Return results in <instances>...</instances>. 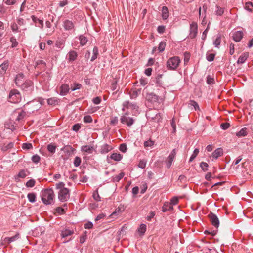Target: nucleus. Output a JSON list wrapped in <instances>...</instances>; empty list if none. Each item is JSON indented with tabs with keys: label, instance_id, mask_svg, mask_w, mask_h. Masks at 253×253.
<instances>
[{
	"label": "nucleus",
	"instance_id": "obj_1",
	"mask_svg": "<svg viewBox=\"0 0 253 253\" xmlns=\"http://www.w3.org/2000/svg\"><path fill=\"white\" fill-rule=\"evenodd\" d=\"M42 200L45 205H51L54 203L55 195L52 189H46L42 191Z\"/></svg>",
	"mask_w": 253,
	"mask_h": 253
},
{
	"label": "nucleus",
	"instance_id": "obj_2",
	"mask_svg": "<svg viewBox=\"0 0 253 253\" xmlns=\"http://www.w3.org/2000/svg\"><path fill=\"white\" fill-rule=\"evenodd\" d=\"M181 63V60L178 56H173L169 58L167 62V68L169 70H175Z\"/></svg>",
	"mask_w": 253,
	"mask_h": 253
},
{
	"label": "nucleus",
	"instance_id": "obj_3",
	"mask_svg": "<svg viewBox=\"0 0 253 253\" xmlns=\"http://www.w3.org/2000/svg\"><path fill=\"white\" fill-rule=\"evenodd\" d=\"M22 99L21 95L20 92L15 89H12L9 94L8 101L11 103H18Z\"/></svg>",
	"mask_w": 253,
	"mask_h": 253
},
{
	"label": "nucleus",
	"instance_id": "obj_4",
	"mask_svg": "<svg viewBox=\"0 0 253 253\" xmlns=\"http://www.w3.org/2000/svg\"><path fill=\"white\" fill-rule=\"evenodd\" d=\"M128 112H126L120 118V122L123 124L126 125L127 126L130 127L133 125L135 120L132 117L128 116Z\"/></svg>",
	"mask_w": 253,
	"mask_h": 253
},
{
	"label": "nucleus",
	"instance_id": "obj_5",
	"mask_svg": "<svg viewBox=\"0 0 253 253\" xmlns=\"http://www.w3.org/2000/svg\"><path fill=\"white\" fill-rule=\"evenodd\" d=\"M58 197L60 201L64 202L70 198V190L68 188H63L59 190Z\"/></svg>",
	"mask_w": 253,
	"mask_h": 253
},
{
	"label": "nucleus",
	"instance_id": "obj_6",
	"mask_svg": "<svg viewBox=\"0 0 253 253\" xmlns=\"http://www.w3.org/2000/svg\"><path fill=\"white\" fill-rule=\"evenodd\" d=\"M21 89L26 92L28 94L31 93L34 88L33 83L31 81L26 80L25 82L20 86Z\"/></svg>",
	"mask_w": 253,
	"mask_h": 253
},
{
	"label": "nucleus",
	"instance_id": "obj_7",
	"mask_svg": "<svg viewBox=\"0 0 253 253\" xmlns=\"http://www.w3.org/2000/svg\"><path fill=\"white\" fill-rule=\"evenodd\" d=\"M177 154V151L176 149H173L170 154L167 158L165 163L167 168L169 169L170 168L172 162L173 161L176 155Z\"/></svg>",
	"mask_w": 253,
	"mask_h": 253
},
{
	"label": "nucleus",
	"instance_id": "obj_8",
	"mask_svg": "<svg viewBox=\"0 0 253 253\" xmlns=\"http://www.w3.org/2000/svg\"><path fill=\"white\" fill-rule=\"evenodd\" d=\"M138 106L135 103H131L128 101H125L123 104L122 110L125 111V109H131L132 111H138Z\"/></svg>",
	"mask_w": 253,
	"mask_h": 253
},
{
	"label": "nucleus",
	"instance_id": "obj_9",
	"mask_svg": "<svg viewBox=\"0 0 253 253\" xmlns=\"http://www.w3.org/2000/svg\"><path fill=\"white\" fill-rule=\"evenodd\" d=\"M145 98L147 101L152 103L157 102L160 100L162 101L163 100L162 98L156 95L153 92L147 93L145 95Z\"/></svg>",
	"mask_w": 253,
	"mask_h": 253
},
{
	"label": "nucleus",
	"instance_id": "obj_10",
	"mask_svg": "<svg viewBox=\"0 0 253 253\" xmlns=\"http://www.w3.org/2000/svg\"><path fill=\"white\" fill-rule=\"evenodd\" d=\"M197 33V24L195 22H192L190 26V33L189 36L191 39H194L196 37Z\"/></svg>",
	"mask_w": 253,
	"mask_h": 253
},
{
	"label": "nucleus",
	"instance_id": "obj_11",
	"mask_svg": "<svg viewBox=\"0 0 253 253\" xmlns=\"http://www.w3.org/2000/svg\"><path fill=\"white\" fill-rule=\"evenodd\" d=\"M208 217L211 224L217 228L219 225V221L217 216L215 214L210 212L208 215Z\"/></svg>",
	"mask_w": 253,
	"mask_h": 253
},
{
	"label": "nucleus",
	"instance_id": "obj_12",
	"mask_svg": "<svg viewBox=\"0 0 253 253\" xmlns=\"http://www.w3.org/2000/svg\"><path fill=\"white\" fill-rule=\"evenodd\" d=\"M123 155H122L120 153H113L110 155L109 157H107V161L109 163H110L109 159H110L115 161L119 162L123 159Z\"/></svg>",
	"mask_w": 253,
	"mask_h": 253
},
{
	"label": "nucleus",
	"instance_id": "obj_13",
	"mask_svg": "<svg viewBox=\"0 0 253 253\" xmlns=\"http://www.w3.org/2000/svg\"><path fill=\"white\" fill-rule=\"evenodd\" d=\"M24 75L22 73L18 74L15 78V83L17 86H20L24 82Z\"/></svg>",
	"mask_w": 253,
	"mask_h": 253
},
{
	"label": "nucleus",
	"instance_id": "obj_14",
	"mask_svg": "<svg viewBox=\"0 0 253 253\" xmlns=\"http://www.w3.org/2000/svg\"><path fill=\"white\" fill-rule=\"evenodd\" d=\"M63 26L66 31H70L74 29V23L69 20H66L64 21Z\"/></svg>",
	"mask_w": 253,
	"mask_h": 253
},
{
	"label": "nucleus",
	"instance_id": "obj_15",
	"mask_svg": "<svg viewBox=\"0 0 253 253\" xmlns=\"http://www.w3.org/2000/svg\"><path fill=\"white\" fill-rule=\"evenodd\" d=\"M9 66V62L8 61H4L2 64H1L0 66V75L3 76Z\"/></svg>",
	"mask_w": 253,
	"mask_h": 253
},
{
	"label": "nucleus",
	"instance_id": "obj_16",
	"mask_svg": "<svg viewBox=\"0 0 253 253\" xmlns=\"http://www.w3.org/2000/svg\"><path fill=\"white\" fill-rule=\"evenodd\" d=\"M223 154V149L221 148H218L213 151L212 153L211 157L215 159H217Z\"/></svg>",
	"mask_w": 253,
	"mask_h": 253
},
{
	"label": "nucleus",
	"instance_id": "obj_17",
	"mask_svg": "<svg viewBox=\"0 0 253 253\" xmlns=\"http://www.w3.org/2000/svg\"><path fill=\"white\" fill-rule=\"evenodd\" d=\"M243 37V33L242 31H236L233 33V40L236 42H240Z\"/></svg>",
	"mask_w": 253,
	"mask_h": 253
},
{
	"label": "nucleus",
	"instance_id": "obj_18",
	"mask_svg": "<svg viewBox=\"0 0 253 253\" xmlns=\"http://www.w3.org/2000/svg\"><path fill=\"white\" fill-rule=\"evenodd\" d=\"M78 54L74 50L70 51L67 54L68 59L70 62L74 61L77 59Z\"/></svg>",
	"mask_w": 253,
	"mask_h": 253
},
{
	"label": "nucleus",
	"instance_id": "obj_19",
	"mask_svg": "<svg viewBox=\"0 0 253 253\" xmlns=\"http://www.w3.org/2000/svg\"><path fill=\"white\" fill-rule=\"evenodd\" d=\"M112 149L113 147L112 146L107 144H105L101 147L100 152L101 154H105L110 151L111 150H112Z\"/></svg>",
	"mask_w": 253,
	"mask_h": 253
},
{
	"label": "nucleus",
	"instance_id": "obj_20",
	"mask_svg": "<svg viewBox=\"0 0 253 253\" xmlns=\"http://www.w3.org/2000/svg\"><path fill=\"white\" fill-rule=\"evenodd\" d=\"M173 210V207L170 202H166L164 204L163 206L162 207V211L164 212H167V211H170Z\"/></svg>",
	"mask_w": 253,
	"mask_h": 253
},
{
	"label": "nucleus",
	"instance_id": "obj_21",
	"mask_svg": "<svg viewBox=\"0 0 253 253\" xmlns=\"http://www.w3.org/2000/svg\"><path fill=\"white\" fill-rule=\"evenodd\" d=\"M248 56L249 53L248 52L243 53L238 58L237 63L238 64L244 63L246 61Z\"/></svg>",
	"mask_w": 253,
	"mask_h": 253
},
{
	"label": "nucleus",
	"instance_id": "obj_22",
	"mask_svg": "<svg viewBox=\"0 0 253 253\" xmlns=\"http://www.w3.org/2000/svg\"><path fill=\"white\" fill-rule=\"evenodd\" d=\"M81 151L88 154H91L94 151V148L91 146L84 145L81 147Z\"/></svg>",
	"mask_w": 253,
	"mask_h": 253
},
{
	"label": "nucleus",
	"instance_id": "obj_23",
	"mask_svg": "<svg viewBox=\"0 0 253 253\" xmlns=\"http://www.w3.org/2000/svg\"><path fill=\"white\" fill-rule=\"evenodd\" d=\"M51 76L48 72H45L40 76V82H47L50 79Z\"/></svg>",
	"mask_w": 253,
	"mask_h": 253
},
{
	"label": "nucleus",
	"instance_id": "obj_24",
	"mask_svg": "<svg viewBox=\"0 0 253 253\" xmlns=\"http://www.w3.org/2000/svg\"><path fill=\"white\" fill-rule=\"evenodd\" d=\"M69 91V86L67 84H63L60 87V94L65 95Z\"/></svg>",
	"mask_w": 253,
	"mask_h": 253
},
{
	"label": "nucleus",
	"instance_id": "obj_25",
	"mask_svg": "<svg viewBox=\"0 0 253 253\" xmlns=\"http://www.w3.org/2000/svg\"><path fill=\"white\" fill-rule=\"evenodd\" d=\"M74 233V232L73 230L65 228L62 231L61 236L63 238H65L73 234Z\"/></svg>",
	"mask_w": 253,
	"mask_h": 253
},
{
	"label": "nucleus",
	"instance_id": "obj_26",
	"mask_svg": "<svg viewBox=\"0 0 253 253\" xmlns=\"http://www.w3.org/2000/svg\"><path fill=\"white\" fill-rule=\"evenodd\" d=\"M169 16V12L167 7L164 6L162 8V17L163 20L168 19Z\"/></svg>",
	"mask_w": 253,
	"mask_h": 253
},
{
	"label": "nucleus",
	"instance_id": "obj_27",
	"mask_svg": "<svg viewBox=\"0 0 253 253\" xmlns=\"http://www.w3.org/2000/svg\"><path fill=\"white\" fill-rule=\"evenodd\" d=\"M215 8L216 9L214 12L215 15L218 16H222L224 13L225 8L223 7H221L217 5H216Z\"/></svg>",
	"mask_w": 253,
	"mask_h": 253
},
{
	"label": "nucleus",
	"instance_id": "obj_28",
	"mask_svg": "<svg viewBox=\"0 0 253 253\" xmlns=\"http://www.w3.org/2000/svg\"><path fill=\"white\" fill-rule=\"evenodd\" d=\"M59 99L56 97H52L47 99V103L49 105H55L59 102Z\"/></svg>",
	"mask_w": 253,
	"mask_h": 253
},
{
	"label": "nucleus",
	"instance_id": "obj_29",
	"mask_svg": "<svg viewBox=\"0 0 253 253\" xmlns=\"http://www.w3.org/2000/svg\"><path fill=\"white\" fill-rule=\"evenodd\" d=\"M248 134L247 128H243L239 132L236 133V136L238 137H244Z\"/></svg>",
	"mask_w": 253,
	"mask_h": 253
},
{
	"label": "nucleus",
	"instance_id": "obj_30",
	"mask_svg": "<svg viewBox=\"0 0 253 253\" xmlns=\"http://www.w3.org/2000/svg\"><path fill=\"white\" fill-rule=\"evenodd\" d=\"M31 18L34 23H38L39 24V26L41 28H43V20L39 19V18H38L37 17H36V16H34V15H32L31 16Z\"/></svg>",
	"mask_w": 253,
	"mask_h": 253
},
{
	"label": "nucleus",
	"instance_id": "obj_31",
	"mask_svg": "<svg viewBox=\"0 0 253 253\" xmlns=\"http://www.w3.org/2000/svg\"><path fill=\"white\" fill-rule=\"evenodd\" d=\"M79 39L80 40V43L81 46H84L85 45L88 41L87 37L84 35H80L79 36Z\"/></svg>",
	"mask_w": 253,
	"mask_h": 253
},
{
	"label": "nucleus",
	"instance_id": "obj_32",
	"mask_svg": "<svg viewBox=\"0 0 253 253\" xmlns=\"http://www.w3.org/2000/svg\"><path fill=\"white\" fill-rule=\"evenodd\" d=\"M11 28L12 31L14 32H21V30L24 31V30H26V28L25 27V28H21V29H20V30H19L18 25H17V24H16L15 23H13L11 24Z\"/></svg>",
	"mask_w": 253,
	"mask_h": 253
},
{
	"label": "nucleus",
	"instance_id": "obj_33",
	"mask_svg": "<svg viewBox=\"0 0 253 253\" xmlns=\"http://www.w3.org/2000/svg\"><path fill=\"white\" fill-rule=\"evenodd\" d=\"M17 238V236H14L11 237H5L3 240V244H5L6 243L9 244L11 242L14 241Z\"/></svg>",
	"mask_w": 253,
	"mask_h": 253
},
{
	"label": "nucleus",
	"instance_id": "obj_34",
	"mask_svg": "<svg viewBox=\"0 0 253 253\" xmlns=\"http://www.w3.org/2000/svg\"><path fill=\"white\" fill-rule=\"evenodd\" d=\"M140 92V90L139 89H134L132 90L130 92V97L131 99H135L137 96L138 93Z\"/></svg>",
	"mask_w": 253,
	"mask_h": 253
},
{
	"label": "nucleus",
	"instance_id": "obj_35",
	"mask_svg": "<svg viewBox=\"0 0 253 253\" xmlns=\"http://www.w3.org/2000/svg\"><path fill=\"white\" fill-rule=\"evenodd\" d=\"M149 115H151L150 117L153 121H154L155 122L159 123L162 120V117L160 115V113H157L155 114V116H153L152 115L150 114L149 113Z\"/></svg>",
	"mask_w": 253,
	"mask_h": 253
},
{
	"label": "nucleus",
	"instance_id": "obj_36",
	"mask_svg": "<svg viewBox=\"0 0 253 253\" xmlns=\"http://www.w3.org/2000/svg\"><path fill=\"white\" fill-rule=\"evenodd\" d=\"M38 103H36V105L38 106L35 108V110L36 111L39 110L41 108V106L44 105V99L41 97L38 98Z\"/></svg>",
	"mask_w": 253,
	"mask_h": 253
},
{
	"label": "nucleus",
	"instance_id": "obj_37",
	"mask_svg": "<svg viewBox=\"0 0 253 253\" xmlns=\"http://www.w3.org/2000/svg\"><path fill=\"white\" fill-rule=\"evenodd\" d=\"M146 231V225L145 224H141L138 229V232L140 235H143Z\"/></svg>",
	"mask_w": 253,
	"mask_h": 253
},
{
	"label": "nucleus",
	"instance_id": "obj_38",
	"mask_svg": "<svg viewBox=\"0 0 253 253\" xmlns=\"http://www.w3.org/2000/svg\"><path fill=\"white\" fill-rule=\"evenodd\" d=\"M47 148L49 152L54 153L55 152L56 146L53 143H50L47 145Z\"/></svg>",
	"mask_w": 253,
	"mask_h": 253
},
{
	"label": "nucleus",
	"instance_id": "obj_39",
	"mask_svg": "<svg viewBox=\"0 0 253 253\" xmlns=\"http://www.w3.org/2000/svg\"><path fill=\"white\" fill-rule=\"evenodd\" d=\"M14 143L13 142H10L8 144H4L2 147L3 151H7L9 149H11L13 147Z\"/></svg>",
	"mask_w": 253,
	"mask_h": 253
},
{
	"label": "nucleus",
	"instance_id": "obj_40",
	"mask_svg": "<svg viewBox=\"0 0 253 253\" xmlns=\"http://www.w3.org/2000/svg\"><path fill=\"white\" fill-rule=\"evenodd\" d=\"M221 36L218 35L215 41L213 42V44L216 47L219 48L221 43Z\"/></svg>",
	"mask_w": 253,
	"mask_h": 253
},
{
	"label": "nucleus",
	"instance_id": "obj_41",
	"mask_svg": "<svg viewBox=\"0 0 253 253\" xmlns=\"http://www.w3.org/2000/svg\"><path fill=\"white\" fill-rule=\"evenodd\" d=\"M125 175V173L123 172L120 173L119 174L115 176L113 178L114 182H119Z\"/></svg>",
	"mask_w": 253,
	"mask_h": 253
},
{
	"label": "nucleus",
	"instance_id": "obj_42",
	"mask_svg": "<svg viewBox=\"0 0 253 253\" xmlns=\"http://www.w3.org/2000/svg\"><path fill=\"white\" fill-rule=\"evenodd\" d=\"M245 8L246 10L252 12L253 11V4L251 2H248L245 3Z\"/></svg>",
	"mask_w": 253,
	"mask_h": 253
},
{
	"label": "nucleus",
	"instance_id": "obj_43",
	"mask_svg": "<svg viewBox=\"0 0 253 253\" xmlns=\"http://www.w3.org/2000/svg\"><path fill=\"white\" fill-rule=\"evenodd\" d=\"M93 56H92V57L91 58V61H94L97 57V55L98 54V48L97 47H94L93 48Z\"/></svg>",
	"mask_w": 253,
	"mask_h": 253
},
{
	"label": "nucleus",
	"instance_id": "obj_44",
	"mask_svg": "<svg viewBox=\"0 0 253 253\" xmlns=\"http://www.w3.org/2000/svg\"><path fill=\"white\" fill-rule=\"evenodd\" d=\"M36 68H38L39 66H41V68H42L43 69H45L46 68V63L43 60H38L36 62Z\"/></svg>",
	"mask_w": 253,
	"mask_h": 253
},
{
	"label": "nucleus",
	"instance_id": "obj_45",
	"mask_svg": "<svg viewBox=\"0 0 253 253\" xmlns=\"http://www.w3.org/2000/svg\"><path fill=\"white\" fill-rule=\"evenodd\" d=\"M27 197L30 202L33 203L35 201L36 194L34 193H30L28 194Z\"/></svg>",
	"mask_w": 253,
	"mask_h": 253
},
{
	"label": "nucleus",
	"instance_id": "obj_46",
	"mask_svg": "<svg viewBox=\"0 0 253 253\" xmlns=\"http://www.w3.org/2000/svg\"><path fill=\"white\" fill-rule=\"evenodd\" d=\"M199 152V149H197V148H196L194 150V152H193V154L191 156V157H190V158L189 159V162H192L197 157V156L198 155Z\"/></svg>",
	"mask_w": 253,
	"mask_h": 253
},
{
	"label": "nucleus",
	"instance_id": "obj_47",
	"mask_svg": "<svg viewBox=\"0 0 253 253\" xmlns=\"http://www.w3.org/2000/svg\"><path fill=\"white\" fill-rule=\"evenodd\" d=\"M10 42L11 43V47H15L18 44V42L17 41L16 39L14 37H12L10 38Z\"/></svg>",
	"mask_w": 253,
	"mask_h": 253
},
{
	"label": "nucleus",
	"instance_id": "obj_48",
	"mask_svg": "<svg viewBox=\"0 0 253 253\" xmlns=\"http://www.w3.org/2000/svg\"><path fill=\"white\" fill-rule=\"evenodd\" d=\"M200 167L204 171H207L208 170V164L206 163L202 162L200 164Z\"/></svg>",
	"mask_w": 253,
	"mask_h": 253
},
{
	"label": "nucleus",
	"instance_id": "obj_49",
	"mask_svg": "<svg viewBox=\"0 0 253 253\" xmlns=\"http://www.w3.org/2000/svg\"><path fill=\"white\" fill-rule=\"evenodd\" d=\"M118 118L116 116L112 117L110 118V124L111 125L115 126L118 124Z\"/></svg>",
	"mask_w": 253,
	"mask_h": 253
},
{
	"label": "nucleus",
	"instance_id": "obj_50",
	"mask_svg": "<svg viewBox=\"0 0 253 253\" xmlns=\"http://www.w3.org/2000/svg\"><path fill=\"white\" fill-rule=\"evenodd\" d=\"M81 163V158L78 156H76L74 160V165L77 167L80 165Z\"/></svg>",
	"mask_w": 253,
	"mask_h": 253
},
{
	"label": "nucleus",
	"instance_id": "obj_51",
	"mask_svg": "<svg viewBox=\"0 0 253 253\" xmlns=\"http://www.w3.org/2000/svg\"><path fill=\"white\" fill-rule=\"evenodd\" d=\"M147 161L145 159L140 160L138 166L141 169H144L146 167Z\"/></svg>",
	"mask_w": 253,
	"mask_h": 253
},
{
	"label": "nucleus",
	"instance_id": "obj_52",
	"mask_svg": "<svg viewBox=\"0 0 253 253\" xmlns=\"http://www.w3.org/2000/svg\"><path fill=\"white\" fill-rule=\"evenodd\" d=\"M166 43L165 42H161L159 44L158 50L160 52H163L165 48Z\"/></svg>",
	"mask_w": 253,
	"mask_h": 253
},
{
	"label": "nucleus",
	"instance_id": "obj_53",
	"mask_svg": "<svg viewBox=\"0 0 253 253\" xmlns=\"http://www.w3.org/2000/svg\"><path fill=\"white\" fill-rule=\"evenodd\" d=\"M22 148L24 150H29L33 148L31 143H24L22 144Z\"/></svg>",
	"mask_w": 253,
	"mask_h": 253
},
{
	"label": "nucleus",
	"instance_id": "obj_54",
	"mask_svg": "<svg viewBox=\"0 0 253 253\" xmlns=\"http://www.w3.org/2000/svg\"><path fill=\"white\" fill-rule=\"evenodd\" d=\"M119 150L123 153H126L127 151V147L125 143H122L119 146Z\"/></svg>",
	"mask_w": 253,
	"mask_h": 253
},
{
	"label": "nucleus",
	"instance_id": "obj_55",
	"mask_svg": "<svg viewBox=\"0 0 253 253\" xmlns=\"http://www.w3.org/2000/svg\"><path fill=\"white\" fill-rule=\"evenodd\" d=\"M35 181L34 179H30L26 182V186L27 187H33L35 186Z\"/></svg>",
	"mask_w": 253,
	"mask_h": 253
},
{
	"label": "nucleus",
	"instance_id": "obj_56",
	"mask_svg": "<svg viewBox=\"0 0 253 253\" xmlns=\"http://www.w3.org/2000/svg\"><path fill=\"white\" fill-rule=\"evenodd\" d=\"M154 144V141H152L151 140H149L148 141H146L144 143V146L145 148L148 147H151Z\"/></svg>",
	"mask_w": 253,
	"mask_h": 253
},
{
	"label": "nucleus",
	"instance_id": "obj_57",
	"mask_svg": "<svg viewBox=\"0 0 253 253\" xmlns=\"http://www.w3.org/2000/svg\"><path fill=\"white\" fill-rule=\"evenodd\" d=\"M55 211L59 214L61 215L65 213V209L62 207H58L56 208Z\"/></svg>",
	"mask_w": 253,
	"mask_h": 253
},
{
	"label": "nucleus",
	"instance_id": "obj_58",
	"mask_svg": "<svg viewBox=\"0 0 253 253\" xmlns=\"http://www.w3.org/2000/svg\"><path fill=\"white\" fill-rule=\"evenodd\" d=\"M84 123H91L92 121L91 117L89 115H86L84 117Z\"/></svg>",
	"mask_w": 253,
	"mask_h": 253
},
{
	"label": "nucleus",
	"instance_id": "obj_59",
	"mask_svg": "<svg viewBox=\"0 0 253 253\" xmlns=\"http://www.w3.org/2000/svg\"><path fill=\"white\" fill-rule=\"evenodd\" d=\"M215 58V54L213 53H211L209 54H207L206 56V59L209 61H212L214 60Z\"/></svg>",
	"mask_w": 253,
	"mask_h": 253
},
{
	"label": "nucleus",
	"instance_id": "obj_60",
	"mask_svg": "<svg viewBox=\"0 0 253 253\" xmlns=\"http://www.w3.org/2000/svg\"><path fill=\"white\" fill-rule=\"evenodd\" d=\"M207 83L208 84H212L214 83V78L211 77L210 76H208L207 78Z\"/></svg>",
	"mask_w": 253,
	"mask_h": 253
},
{
	"label": "nucleus",
	"instance_id": "obj_61",
	"mask_svg": "<svg viewBox=\"0 0 253 253\" xmlns=\"http://www.w3.org/2000/svg\"><path fill=\"white\" fill-rule=\"evenodd\" d=\"M178 202V198L177 197H172L170 203L171 204L172 206L175 205L177 204Z\"/></svg>",
	"mask_w": 253,
	"mask_h": 253
},
{
	"label": "nucleus",
	"instance_id": "obj_62",
	"mask_svg": "<svg viewBox=\"0 0 253 253\" xmlns=\"http://www.w3.org/2000/svg\"><path fill=\"white\" fill-rule=\"evenodd\" d=\"M93 198L96 201H100V197L97 191H96L95 192H94L93 193Z\"/></svg>",
	"mask_w": 253,
	"mask_h": 253
},
{
	"label": "nucleus",
	"instance_id": "obj_63",
	"mask_svg": "<svg viewBox=\"0 0 253 253\" xmlns=\"http://www.w3.org/2000/svg\"><path fill=\"white\" fill-rule=\"evenodd\" d=\"M32 161L35 163H38L40 160V157L38 155H35L32 157Z\"/></svg>",
	"mask_w": 253,
	"mask_h": 253
},
{
	"label": "nucleus",
	"instance_id": "obj_64",
	"mask_svg": "<svg viewBox=\"0 0 253 253\" xmlns=\"http://www.w3.org/2000/svg\"><path fill=\"white\" fill-rule=\"evenodd\" d=\"M230 126V125L228 123H222L220 125L221 128L223 130H226L228 129Z\"/></svg>",
	"mask_w": 253,
	"mask_h": 253
}]
</instances>
